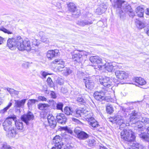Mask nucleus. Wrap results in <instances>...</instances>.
<instances>
[{"mask_svg":"<svg viewBox=\"0 0 149 149\" xmlns=\"http://www.w3.org/2000/svg\"><path fill=\"white\" fill-rule=\"evenodd\" d=\"M143 114H141L136 111H132L131 113V124L134 127L135 130L139 133V137L144 141H149V137L143 132V126L141 122L144 123H149V118L143 117Z\"/></svg>","mask_w":149,"mask_h":149,"instance_id":"nucleus-1","label":"nucleus"},{"mask_svg":"<svg viewBox=\"0 0 149 149\" xmlns=\"http://www.w3.org/2000/svg\"><path fill=\"white\" fill-rule=\"evenodd\" d=\"M21 120H17L16 119L13 121L14 122L17 130L21 132L24 130V126L22 121L24 122L27 125H29L31 121L34 119L33 114L30 111H29L26 114H24L21 117Z\"/></svg>","mask_w":149,"mask_h":149,"instance_id":"nucleus-2","label":"nucleus"},{"mask_svg":"<svg viewBox=\"0 0 149 149\" xmlns=\"http://www.w3.org/2000/svg\"><path fill=\"white\" fill-rule=\"evenodd\" d=\"M125 3L126 2L121 0H117L115 2L114 7L116 8L117 12L120 15V18L125 13L124 12L130 16V6L127 3L126 4Z\"/></svg>","mask_w":149,"mask_h":149,"instance_id":"nucleus-3","label":"nucleus"},{"mask_svg":"<svg viewBox=\"0 0 149 149\" xmlns=\"http://www.w3.org/2000/svg\"><path fill=\"white\" fill-rule=\"evenodd\" d=\"M16 41V47L19 50H26L29 51L31 49L30 42L28 39L26 38L23 40L20 36H18L17 38Z\"/></svg>","mask_w":149,"mask_h":149,"instance_id":"nucleus-4","label":"nucleus"},{"mask_svg":"<svg viewBox=\"0 0 149 149\" xmlns=\"http://www.w3.org/2000/svg\"><path fill=\"white\" fill-rule=\"evenodd\" d=\"M87 54V53L85 51L75 50L72 54V59L76 63H81L83 57L86 56Z\"/></svg>","mask_w":149,"mask_h":149,"instance_id":"nucleus-5","label":"nucleus"},{"mask_svg":"<svg viewBox=\"0 0 149 149\" xmlns=\"http://www.w3.org/2000/svg\"><path fill=\"white\" fill-rule=\"evenodd\" d=\"M17 119L16 116L14 115L6 118L3 123V126L4 130L7 131L10 129L12 126L13 121Z\"/></svg>","mask_w":149,"mask_h":149,"instance_id":"nucleus-6","label":"nucleus"},{"mask_svg":"<svg viewBox=\"0 0 149 149\" xmlns=\"http://www.w3.org/2000/svg\"><path fill=\"white\" fill-rule=\"evenodd\" d=\"M130 109H125L122 107L121 109L117 113L116 117L118 120H121L123 117H128L130 119Z\"/></svg>","mask_w":149,"mask_h":149,"instance_id":"nucleus-7","label":"nucleus"},{"mask_svg":"<svg viewBox=\"0 0 149 149\" xmlns=\"http://www.w3.org/2000/svg\"><path fill=\"white\" fill-rule=\"evenodd\" d=\"M89 60L93 64L96 65L101 63V65L99 66V68H102V66H104V64L105 63V61L104 59H102L97 56H92L90 57Z\"/></svg>","mask_w":149,"mask_h":149,"instance_id":"nucleus-8","label":"nucleus"},{"mask_svg":"<svg viewBox=\"0 0 149 149\" xmlns=\"http://www.w3.org/2000/svg\"><path fill=\"white\" fill-rule=\"evenodd\" d=\"M107 91L103 90L100 91H96L94 93L93 95L95 99L97 100L102 101L106 99Z\"/></svg>","mask_w":149,"mask_h":149,"instance_id":"nucleus-9","label":"nucleus"},{"mask_svg":"<svg viewBox=\"0 0 149 149\" xmlns=\"http://www.w3.org/2000/svg\"><path fill=\"white\" fill-rule=\"evenodd\" d=\"M74 132L77 136V137L81 140H84L87 139L89 136V135L85 132L81 131L78 128H75Z\"/></svg>","mask_w":149,"mask_h":149,"instance_id":"nucleus-10","label":"nucleus"},{"mask_svg":"<svg viewBox=\"0 0 149 149\" xmlns=\"http://www.w3.org/2000/svg\"><path fill=\"white\" fill-rule=\"evenodd\" d=\"M54 143V145L52 148V149H61L63 146V143L61 141L60 137L56 135L53 139Z\"/></svg>","mask_w":149,"mask_h":149,"instance_id":"nucleus-11","label":"nucleus"},{"mask_svg":"<svg viewBox=\"0 0 149 149\" xmlns=\"http://www.w3.org/2000/svg\"><path fill=\"white\" fill-rule=\"evenodd\" d=\"M99 81L101 85L106 87L109 88L112 86V80L109 77H102L100 79Z\"/></svg>","mask_w":149,"mask_h":149,"instance_id":"nucleus-12","label":"nucleus"},{"mask_svg":"<svg viewBox=\"0 0 149 149\" xmlns=\"http://www.w3.org/2000/svg\"><path fill=\"white\" fill-rule=\"evenodd\" d=\"M69 10L71 12L72 14L74 15H79L80 13V12L78 10L75 5L73 3H70L68 4Z\"/></svg>","mask_w":149,"mask_h":149,"instance_id":"nucleus-13","label":"nucleus"},{"mask_svg":"<svg viewBox=\"0 0 149 149\" xmlns=\"http://www.w3.org/2000/svg\"><path fill=\"white\" fill-rule=\"evenodd\" d=\"M146 83L145 80L141 77H134L132 79V82L131 84L139 86L145 85Z\"/></svg>","mask_w":149,"mask_h":149,"instance_id":"nucleus-14","label":"nucleus"},{"mask_svg":"<svg viewBox=\"0 0 149 149\" xmlns=\"http://www.w3.org/2000/svg\"><path fill=\"white\" fill-rule=\"evenodd\" d=\"M17 38H11L8 39L7 40V45L9 49L12 50L15 49L16 47V41Z\"/></svg>","mask_w":149,"mask_h":149,"instance_id":"nucleus-15","label":"nucleus"},{"mask_svg":"<svg viewBox=\"0 0 149 149\" xmlns=\"http://www.w3.org/2000/svg\"><path fill=\"white\" fill-rule=\"evenodd\" d=\"M56 117L58 123L62 125L65 123L67 118L63 114L58 113Z\"/></svg>","mask_w":149,"mask_h":149,"instance_id":"nucleus-16","label":"nucleus"},{"mask_svg":"<svg viewBox=\"0 0 149 149\" xmlns=\"http://www.w3.org/2000/svg\"><path fill=\"white\" fill-rule=\"evenodd\" d=\"M47 120L49 125L51 128L54 129L56 126L57 122L54 117L52 115H49L47 116Z\"/></svg>","mask_w":149,"mask_h":149,"instance_id":"nucleus-17","label":"nucleus"},{"mask_svg":"<svg viewBox=\"0 0 149 149\" xmlns=\"http://www.w3.org/2000/svg\"><path fill=\"white\" fill-rule=\"evenodd\" d=\"M6 132L7 135L9 138L15 137L18 133L17 129L14 127H11Z\"/></svg>","mask_w":149,"mask_h":149,"instance_id":"nucleus-18","label":"nucleus"},{"mask_svg":"<svg viewBox=\"0 0 149 149\" xmlns=\"http://www.w3.org/2000/svg\"><path fill=\"white\" fill-rule=\"evenodd\" d=\"M115 74L116 77L120 79H126L128 76L126 72L120 70H116L115 72Z\"/></svg>","mask_w":149,"mask_h":149,"instance_id":"nucleus-19","label":"nucleus"},{"mask_svg":"<svg viewBox=\"0 0 149 149\" xmlns=\"http://www.w3.org/2000/svg\"><path fill=\"white\" fill-rule=\"evenodd\" d=\"M59 51L57 49L48 51L47 54V56L49 60H52L54 57H56L58 55Z\"/></svg>","mask_w":149,"mask_h":149,"instance_id":"nucleus-20","label":"nucleus"},{"mask_svg":"<svg viewBox=\"0 0 149 149\" xmlns=\"http://www.w3.org/2000/svg\"><path fill=\"white\" fill-rule=\"evenodd\" d=\"M121 137L125 141L130 142V133L127 130H124L120 133Z\"/></svg>","mask_w":149,"mask_h":149,"instance_id":"nucleus-21","label":"nucleus"},{"mask_svg":"<svg viewBox=\"0 0 149 149\" xmlns=\"http://www.w3.org/2000/svg\"><path fill=\"white\" fill-rule=\"evenodd\" d=\"M136 135L134 132L131 131V144L132 142L134 141V143L131 145V149H138L139 144L137 143H135L136 142L134 141L135 140Z\"/></svg>","mask_w":149,"mask_h":149,"instance_id":"nucleus-22","label":"nucleus"},{"mask_svg":"<svg viewBox=\"0 0 149 149\" xmlns=\"http://www.w3.org/2000/svg\"><path fill=\"white\" fill-rule=\"evenodd\" d=\"M26 100V99H24L21 100H15L14 107L15 108L21 107L24 106Z\"/></svg>","mask_w":149,"mask_h":149,"instance_id":"nucleus-23","label":"nucleus"},{"mask_svg":"<svg viewBox=\"0 0 149 149\" xmlns=\"http://www.w3.org/2000/svg\"><path fill=\"white\" fill-rule=\"evenodd\" d=\"M135 12L137 15L139 17H143V16L144 9L142 6H139L136 8Z\"/></svg>","mask_w":149,"mask_h":149,"instance_id":"nucleus-24","label":"nucleus"},{"mask_svg":"<svg viewBox=\"0 0 149 149\" xmlns=\"http://www.w3.org/2000/svg\"><path fill=\"white\" fill-rule=\"evenodd\" d=\"M86 87L88 89L91 90L94 87L95 84L92 80H88L85 82Z\"/></svg>","mask_w":149,"mask_h":149,"instance_id":"nucleus-25","label":"nucleus"},{"mask_svg":"<svg viewBox=\"0 0 149 149\" xmlns=\"http://www.w3.org/2000/svg\"><path fill=\"white\" fill-rule=\"evenodd\" d=\"M104 66H102L101 68H104L105 71H108L109 72H112L114 68V67L111 64L109 63H106L105 61V63L104 64Z\"/></svg>","mask_w":149,"mask_h":149,"instance_id":"nucleus-26","label":"nucleus"},{"mask_svg":"<svg viewBox=\"0 0 149 149\" xmlns=\"http://www.w3.org/2000/svg\"><path fill=\"white\" fill-rule=\"evenodd\" d=\"M49 107V105L47 104L40 103L38 105V108L41 110H46Z\"/></svg>","mask_w":149,"mask_h":149,"instance_id":"nucleus-27","label":"nucleus"},{"mask_svg":"<svg viewBox=\"0 0 149 149\" xmlns=\"http://www.w3.org/2000/svg\"><path fill=\"white\" fill-rule=\"evenodd\" d=\"M58 130L61 131L64 130L68 133L70 134L71 135H73V132L71 129L68 127L67 126L60 127L58 129Z\"/></svg>","mask_w":149,"mask_h":149,"instance_id":"nucleus-28","label":"nucleus"},{"mask_svg":"<svg viewBox=\"0 0 149 149\" xmlns=\"http://www.w3.org/2000/svg\"><path fill=\"white\" fill-rule=\"evenodd\" d=\"M135 23L138 28L140 29L143 28L146 26V24L145 23L137 19H136Z\"/></svg>","mask_w":149,"mask_h":149,"instance_id":"nucleus-29","label":"nucleus"},{"mask_svg":"<svg viewBox=\"0 0 149 149\" xmlns=\"http://www.w3.org/2000/svg\"><path fill=\"white\" fill-rule=\"evenodd\" d=\"M62 68L63 69L62 70V73L65 76H68L72 72V70L69 68H64V67Z\"/></svg>","mask_w":149,"mask_h":149,"instance_id":"nucleus-30","label":"nucleus"},{"mask_svg":"<svg viewBox=\"0 0 149 149\" xmlns=\"http://www.w3.org/2000/svg\"><path fill=\"white\" fill-rule=\"evenodd\" d=\"M0 149H12L11 147L6 142H1L0 144Z\"/></svg>","mask_w":149,"mask_h":149,"instance_id":"nucleus-31","label":"nucleus"},{"mask_svg":"<svg viewBox=\"0 0 149 149\" xmlns=\"http://www.w3.org/2000/svg\"><path fill=\"white\" fill-rule=\"evenodd\" d=\"M92 23L91 22H89L86 19L84 20H82L79 22H78L79 24V25L83 26H84L86 25L90 24Z\"/></svg>","mask_w":149,"mask_h":149,"instance_id":"nucleus-32","label":"nucleus"},{"mask_svg":"<svg viewBox=\"0 0 149 149\" xmlns=\"http://www.w3.org/2000/svg\"><path fill=\"white\" fill-rule=\"evenodd\" d=\"M106 111L107 113L111 114L113 112V108L111 104H108L106 106Z\"/></svg>","mask_w":149,"mask_h":149,"instance_id":"nucleus-33","label":"nucleus"},{"mask_svg":"<svg viewBox=\"0 0 149 149\" xmlns=\"http://www.w3.org/2000/svg\"><path fill=\"white\" fill-rule=\"evenodd\" d=\"M100 7L101 8L102 11L104 12L105 11L108 7V4L107 2H104L101 4Z\"/></svg>","mask_w":149,"mask_h":149,"instance_id":"nucleus-34","label":"nucleus"},{"mask_svg":"<svg viewBox=\"0 0 149 149\" xmlns=\"http://www.w3.org/2000/svg\"><path fill=\"white\" fill-rule=\"evenodd\" d=\"M87 144L90 147H93L96 144L95 141L93 139H91L87 140Z\"/></svg>","mask_w":149,"mask_h":149,"instance_id":"nucleus-35","label":"nucleus"},{"mask_svg":"<svg viewBox=\"0 0 149 149\" xmlns=\"http://www.w3.org/2000/svg\"><path fill=\"white\" fill-rule=\"evenodd\" d=\"M64 112L65 114L67 115H72V113L71 111V108L68 107H66L64 108Z\"/></svg>","mask_w":149,"mask_h":149,"instance_id":"nucleus-36","label":"nucleus"},{"mask_svg":"<svg viewBox=\"0 0 149 149\" xmlns=\"http://www.w3.org/2000/svg\"><path fill=\"white\" fill-rule=\"evenodd\" d=\"M47 102H48L49 104V107L50 106L52 108L54 109H56V102H55L53 100H49L47 101Z\"/></svg>","mask_w":149,"mask_h":149,"instance_id":"nucleus-37","label":"nucleus"},{"mask_svg":"<svg viewBox=\"0 0 149 149\" xmlns=\"http://www.w3.org/2000/svg\"><path fill=\"white\" fill-rule=\"evenodd\" d=\"M82 110V117H85L86 119H87L89 117V112L85 110Z\"/></svg>","mask_w":149,"mask_h":149,"instance_id":"nucleus-38","label":"nucleus"},{"mask_svg":"<svg viewBox=\"0 0 149 149\" xmlns=\"http://www.w3.org/2000/svg\"><path fill=\"white\" fill-rule=\"evenodd\" d=\"M12 105V103L11 102H9L8 105L6 107L0 111V114H2L6 112L7 110Z\"/></svg>","mask_w":149,"mask_h":149,"instance_id":"nucleus-39","label":"nucleus"},{"mask_svg":"<svg viewBox=\"0 0 149 149\" xmlns=\"http://www.w3.org/2000/svg\"><path fill=\"white\" fill-rule=\"evenodd\" d=\"M54 63L61 65V66L60 67L62 68H63L64 67V62L61 59H56L55 61H54Z\"/></svg>","mask_w":149,"mask_h":149,"instance_id":"nucleus-40","label":"nucleus"},{"mask_svg":"<svg viewBox=\"0 0 149 149\" xmlns=\"http://www.w3.org/2000/svg\"><path fill=\"white\" fill-rule=\"evenodd\" d=\"M77 100L81 104H84L86 103V100L83 98L81 96L78 97L77 98Z\"/></svg>","mask_w":149,"mask_h":149,"instance_id":"nucleus-41","label":"nucleus"},{"mask_svg":"<svg viewBox=\"0 0 149 149\" xmlns=\"http://www.w3.org/2000/svg\"><path fill=\"white\" fill-rule=\"evenodd\" d=\"M82 110L80 109H77L74 113V115L75 117H82Z\"/></svg>","mask_w":149,"mask_h":149,"instance_id":"nucleus-42","label":"nucleus"},{"mask_svg":"<svg viewBox=\"0 0 149 149\" xmlns=\"http://www.w3.org/2000/svg\"><path fill=\"white\" fill-rule=\"evenodd\" d=\"M63 103L59 102L56 104V109L63 111Z\"/></svg>","mask_w":149,"mask_h":149,"instance_id":"nucleus-43","label":"nucleus"},{"mask_svg":"<svg viewBox=\"0 0 149 149\" xmlns=\"http://www.w3.org/2000/svg\"><path fill=\"white\" fill-rule=\"evenodd\" d=\"M87 121L88 122L89 125H92L97 121L93 117H90L87 119Z\"/></svg>","mask_w":149,"mask_h":149,"instance_id":"nucleus-44","label":"nucleus"},{"mask_svg":"<svg viewBox=\"0 0 149 149\" xmlns=\"http://www.w3.org/2000/svg\"><path fill=\"white\" fill-rule=\"evenodd\" d=\"M0 30L8 34H11L12 33V32L9 31L3 26H2L0 28Z\"/></svg>","mask_w":149,"mask_h":149,"instance_id":"nucleus-45","label":"nucleus"},{"mask_svg":"<svg viewBox=\"0 0 149 149\" xmlns=\"http://www.w3.org/2000/svg\"><path fill=\"white\" fill-rule=\"evenodd\" d=\"M38 101L36 99H30L28 102L27 104L28 106L31 105L32 104H35Z\"/></svg>","mask_w":149,"mask_h":149,"instance_id":"nucleus-46","label":"nucleus"},{"mask_svg":"<svg viewBox=\"0 0 149 149\" xmlns=\"http://www.w3.org/2000/svg\"><path fill=\"white\" fill-rule=\"evenodd\" d=\"M41 41L45 43H48L49 42V38L45 36L42 37L41 38Z\"/></svg>","mask_w":149,"mask_h":149,"instance_id":"nucleus-47","label":"nucleus"},{"mask_svg":"<svg viewBox=\"0 0 149 149\" xmlns=\"http://www.w3.org/2000/svg\"><path fill=\"white\" fill-rule=\"evenodd\" d=\"M38 100L39 101H46L47 100V98L44 96H39L38 97Z\"/></svg>","mask_w":149,"mask_h":149,"instance_id":"nucleus-48","label":"nucleus"},{"mask_svg":"<svg viewBox=\"0 0 149 149\" xmlns=\"http://www.w3.org/2000/svg\"><path fill=\"white\" fill-rule=\"evenodd\" d=\"M90 125V127H91V128L92 129L93 128H95L98 127L99 124H98V122L96 121L93 124H92V125Z\"/></svg>","mask_w":149,"mask_h":149,"instance_id":"nucleus-49","label":"nucleus"},{"mask_svg":"<svg viewBox=\"0 0 149 149\" xmlns=\"http://www.w3.org/2000/svg\"><path fill=\"white\" fill-rule=\"evenodd\" d=\"M96 13H97V14L99 15H100L101 14L104 13V12H102V9H101V8H100V7L97 8L96 9Z\"/></svg>","mask_w":149,"mask_h":149,"instance_id":"nucleus-50","label":"nucleus"},{"mask_svg":"<svg viewBox=\"0 0 149 149\" xmlns=\"http://www.w3.org/2000/svg\"><path fill=\"white\" fill-rule=\"evenodd\" d=\"M40 74L44 78H45L47 75L50 74L49 73L44 71H41Z\"/></svg>","mask_w":149,"mask_h":149,"instance_id":"nucleus-51","label":"nucleus"},{"mask_svg":"<svg viewBox=\"0 0 149 149\" xmlns=\"http://www.w3.org/2000/svg\"><path fill=\"white\" fill-rule=\"evenodd\" d=\"M6 89L10 94H13L15 90L13 88H6Z\"/></svg>","mask_w":149,"mask_h":149,"instance_id":"nucleus-52","label":"nucleus"},{"mask_svg":"<svg viewBox=\"0 0 149 149\" xmlns=\"http://www.w3.org/2000/svg\"><path fill=\"white\" fill-rule=\"evenodd\" d=\"M50 95L52 98L53 99H55L56 98L57 96L56 95V94L53 91H52L51 92Z\"/></svg>","mask_w":149,"mask_h":149,"instance_id":"nucleus-53","label":"nucleus"},{"mask_svg":"<svg viewBox=\"0 0 149 149\" xmlns=\"http://www.w3.org/2000/svg\"><path fill=\"white\" fill-rule=\"evenodd\" d=\"M72 120L76 123L79 124H82V123L80 121L76 118H72Z\"/></svg>","mask_w":149,"mask_h":149,"instance_id":"nucleus-54","label":"nucleus"},{"mask_svg":"<svg viewBox=\"0 0 149 149\" xmlns=\"http://www.w3.org/2000/svg\"><path fill=\"white\" fill-rule=\"evenodd\" d=\"M57 82L58 84L60 85H61L63 84V81L62 79H61L57 80Z\"/></svg>","mask_w":149,"mask_h":149,"instance_id":"nucleus-55","label":"nucleus"},{"mask_svg":"<svg viewBox=\"0 0 149 149\" xmlns=\"http://www.w3.org/2000/svg\"><path fill=\"white\" fill-rule=\"evenodd\" d=\"M4 39L2 37L0 36V45L2 44L3 43V41Z\"/></svg>","mask_w":149,"mask_h":149,"instance_id":"nucleus-56","label":"nucleus"},{"mask_svg":"<svg viewBox=\"0 0 149 149\" xmlns=\"http://www.w3.org/2000/svg\"><path fill=\"white\" fill-rule=\"evenodd\" d=\"M138 149H145V147L142 145H139L138 147Z\"/></svg>","mask_w":149,"mask_h":149,"instance_id":"nucleus-57","label":"nucleus"},{"mask_svg":"<svg viewBox=\"0 0 149 149\" xmlns=\"http://www.w3.org/2000/svg\"><path fill=\"white\" fill-rule=\"evenodd\" d=\"M49 85L51 87H52L54 86V84L52 81H51L50 83H48Z\"/></svg>","mask_w":149,"mask_h":149,"instance_id":"nucleus-58","label":"nucleus"},{"mask_svg":"<svg viewBox=\"0 0 149 149\" xmlns=\"http://www.w3.org/2000/svg\"><path fill=\"white\" fill-rule=\"evenodd\" d=\"M52 81V80L50 77H48L47 79V83H50L51 81Z\"/></svg>","mask_w":149,"mask_h":149,"instance_id":"nucleus-59","label":"nucleus"},{"mask_svg":"<svg viewBox=\"0 0 149 149\" xmlns=\"http://www.w3.org/2000/svg\"><path fill=\"white\" fill-rule=\"evenodd\" d=\"M35 41H34L33 42V45L35 46H37L38 45V43L36 42L37 40L36 39H35Z\"/></svg>","mask_w":149,"mask_h":149,"instance_id":"nucleus-60","label":"nucleus"},{"mask_svg":"<svg viewBox=\"0 0 149 149\" xmlns=\"http://www.w3.org/2000/svg\"><path fill=\"white\" fill-rule=\"evenodd\" d=\"M145 13L148 15H149V8L146 9V11L145 12Z\"/></svg>","mask_w":149,"mask_h":149,"instance_id":"nucleus-61","label":"nucleus"},{"mask_svg":"<svg viewBox=\"0 0 149 149\" xmlns=\"http://www.w3.org/2000/svg\"><path fill=\"white\" fill-rule=\"evenodd\" d=\"M100 149H108V148L103 146H100Z\"/></svg>","mask_w":149,"mask_h":149,"instance_id":"nucleus-62","label":"nucleus"},{"mask_svg":"<svg viewBox=\"0 0 149 149\" xmlns=\"http://www.w3.org/2000/svg\"><path fill=\"white\" fill-rule=\"evenodd\" d=\"M19 91H17L16 90H15L14 92V93L13 94L17 95L19 94Z\"/></svg>","mask_w":149,"mask_h":149,"instance_id":"nucleus-63","label":"nucleus"},{"mask_svg":"<svg viewBox=\"0 0 149 149\" xmlns=\"http://www.w3.org/2000/svg\"><path fill=\"white\" fill-rule=\"evenodd\" d=\"M148 134H149V127L147 128L146 130Z\"/></svg>","mask_w":149,"mask_h":149,"instance_id":"nucleus-64","label":"nucleus"}]
</instances>
